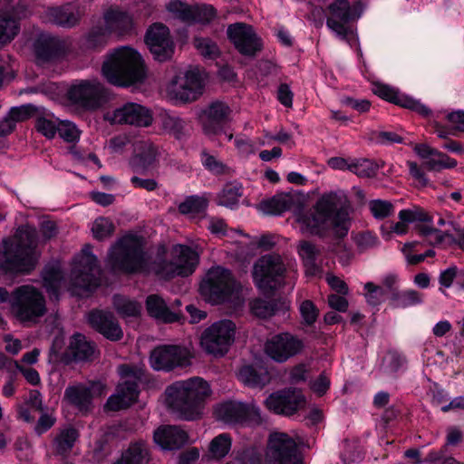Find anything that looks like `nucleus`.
<instances>
[{
	"label": "nucleus",
	"instance_id": "45",
	"mask_svg": "<svg viewBox=\"0 0 464 464\" xmlns=\"http://www.w3.org/2000/svg\"><path fill=\"white\" fill-rule=\"evenodd\" d=\"M207 207V198L199 196H190L179 205V211L183 215L195 216L203 212Z\"/></svg>",
	"mask_w": 464,
	"mask_h": 464
},
{
	"label": "nucleus",
	"instance_id": "21",
	"mask_svg": "<svg viewBox=\"0 0 464 464\" xmlns=\"http://www.w3.org/2000/svg\"><path fill=\"white\" fill-rule=\"evenodd\" d=\"M399 220L382 226V236L385 240H391L393 235L402 236L409 230V226L417 222L430 221L425 210L418 206L405 208L398 213Z\"/></svg>",
	"mask_w": 464,
	"mask_h": 464
},
{
	"label": "nucleus",
	"instance_id": "40",
	"mask_svg": "<svg viewBox=\"0 0 464 464\" xmlns=\"http://www.w3.org/2000/svg\"><path fill=\"white\" fill-rule=\"evenodd\" d=\"M69 351L75 360H89L95 353L94 345L81 334L72 336Z\"/></svg>",
	"mask_w": 464,
	"mask_h": 464
},
{
	"label": "nucleus",
	"instance_id": "25",
	"mask_svg": "<svg viewBox=\"0 0 464 464\" xmlns=\"http://www.w3.org/2000/svg\"><path fill=\"white\" fill-rule=\"evenodd\" d=\"M429 221L421 222L418 225V230L421 237L433 246H446L453 241L452 232H459V227L454 222L451 215H448L446 218L440 217L438 219V225L444 227V230L433 228L429 226Z\"/></svg>",
	"mask_w": 464,
	"mask_h": 464
},
{
	"label": "nucleus",
	"instance_id": "39",
	"mask_svg": "<svg viewBox=\"0 0 464 464\" xmlns=\"http://www.w3.org/2000/svg\"><path fill=\"white\" fill-rule=\"evenodd\" d=\"M150 455L144 442L131 443L114 464H147Z\"/></svg>",
	"mask_w": 464,
	"mask_h": 464
},
{
	"label": "nucleus",
	"instance_id": "50",
	"mask_svg": "<svg viewBox=\"0 0 464 464\" xmlns=\"http://www.w3.org/2000/svg\"><path fill=\"white\" fill-rule=\"evenodd\" d=\"M420 295L414 290L398 293L394 295L392 298V305L394 307H407L420 304Z\"/></svg>",
	"mask_w": 464,
	"mask_h": 464
},
{
	"label": "nucleus",
	"instance_id": "4",
	"mask_svg": "<svg viewBox=\"0 0 464 464\" xmlns=\"http://www.w3.org/2000/svg\"><path fill=\"white\" fill-rule=\"evenodd\" d=\"M211 389L202 378L193 377L169 385L164 392V404L180 419L193 420L203 414L205 401Z\"/></svg>",
	"mask_w": 464,
	"mask_h": 464
},
{
	"label": "nucleus",
	"instance_id": "17",
	"mask_svg": "<svg viewBox=\"0 0 464 464\" xmlns=\"http://www.w3.org/2000/svg\"><path fill=\"white\" fill-rule=\"evenodd\" d=\"M304 349L303 341L289 333H282L267 339L265 353L277 362H285Z\"/></svg>",
	"mask_w": 464,
	"mask_h": 464
},
{
	"label": "nucleus",
	"instance_id": "23",
	"mask_svg": "<svg viewBox=\"0 0 464 464\" xmlns=\"http://www.w3.org/2000/svg\"><path fill=\"white\" fill-rule=\"evenodd\" d=\"M229 114V107L220 102H212L202 110L198 118L205 135L209 138L220 135Z\"/></svg>",
	"mask_w": 464,
	"mask_h": 464
},
{
	"label": "nucleus",
	"instance_id": "15",
	"mask_svg": "<svg viewBox=\"0 0 464 464\" xmlns=\"http://www.w3.org/2000/svg\"><path fill=\"white\" fill-rule=\"evenodd\" d=\"M218 420L230 426H255L262 422L259 408L254 403L228 401L214 410Z\"/></svg>",
	"mask_w": 464,
	"mask_h": 464
},
{
	"label": "nucleus",
	"instance_id": "6",
	"mask_svg": "<svg viewBox=\"0 0 464 464\" xmlns=\"http://www.w3.org/2000/svg\"><path fill=\"white\" fill-rule=\"evenodd\" d=\"M36 233L30 226L18 228L14 242H5V251L0 252V268L8 272H28L37 260Z\"/></svg>",
	"mask_w": 464,
	"mask_h": 464
},
{
	"label": "nucleus",
	"instance_id": "59",
	"mask_svg": "<svg viewBox=\"0 0 464 464\" xmlns=\"http://www.w3.org/2000/svg\"><path fill=\"white\" fill-rule=\"evenodd\" d=\"M354 243L361 251H364L376 246L378 239L372 233L363 232L354 237Z\"/></svg>",
	"mask_w": 464,
	"mask_h": 464
},
{
	"label": "nucleus",
	"instance_id": "56",
	"mask_svg": "<svg viewBox=\"0 0 464 464\" xmlns=\"http://www.w3.org/2000/svg\"><path fill=\"white\" fill-rule=\"evenodd\" d=\"M215 17L214 8L210 5H194L193 16L190 21L192 23L207 24Z\"/></svg>",
	"mask_w": 464,
	"mask_h": 464
},
{
	"label": "nucleus",
	"instance_id": "52",
	"mask_svg": "<svg viewBox=\"0 0 464 464\" xmlns=\"http://www.w3.org/2000/svg\"><path fill=\"white\" fill-rule=\"evenodd\" d=\"M60 137L66 142H75L80 139L81 131L77 126L69 121H60L58 130Z\"/></svg>",
	"mask_w": 464,
	"mask_h": 464
},
{
	"label": "nucleus",
	"instance_id": "33",
	"mask_svg": "<svg viewBox=\"0 0 464 464\" xmlns=\"http://www.w3.org/2000/svg\"><path fill=\"white\" fill-rule=\"evenodd\" d=\"M238 380L246 386L262 388L269 383L271 375L260 362L244 365L237 372Z\"/></svg>",
	"mask_w": 464,
	"mask_h": 464
},
{
	"label": "nucleus",
	"instance_id": "32",
	"mask_svg": "<svg viewBox=\"0 0 464 464\" xmlns=\"http://www.w3.org/2000/svg\"><path fill=\"white\" fill-rule=\"evenodd\" d=\"M89 323L104 337L111 341L120 340L122 330L111 314L102 311H94L89 314Z\"/></svg>",
	"mask_w": 464,
	"mask_h": 464
},
{
	"label": "nucleus",
	"instance_id": "58",
	"mask_svg": "<svg viewBox=\"0 0 464 464\" xmlns=\"http://www.w3.org/2000/svg\"><path fill=\"white\" fill-rule=\"evenodd\" d=\"M299 310L302 319L306 324L310 325L316 321L318 310L311 301L305 300L302 302Z\"/></svg>",
	"mask_w": 464,
	"mask_h": 464
},
{
	"label": "nucleus",
	"instance_id": "9",
	"mask_svg": "<svg viewBox=\"0 0 464 464\" xmlns=\"http://www.w3.org/2000/svg\"><path fill=\"white\" fill-rule=\"evenodd\" d=\"M10 312L24 324H34L46 313L44 297L34 285L19 286L11 293Z\"/></svg>",
	"mask_w": 464,
	"mask_h": 464
},
{
	"label": "nucleus",
	"instance_id": "49",
	"mask_svg": "<svg viewBox=\"0 0 464 464\" xmlns=\"http://www.w3.org/2000/svg\"><path fill=\"white\" fill-rule=\"evenodd\" d=\"M372 215L377 219H382L391 216L394 212L392 203L382 199H373L368 203Z\"/></svg>",
	"mask_w": 464,
	"mask_h": 464
},
{
	"label": "nucleus",
	"instance_id": "47",
	"mask_svg": "<svg viewBox=\"0 0 464 464\" xmlns=\"http://www.w3.org/2000/svg\"><path fill=\"white\" fill-rule=\"evenodd\" d=\"M113 304L117 312L125 318L138 316L141 311V305L139 303L123 296H115Z\"/></svg>",
	"mask_w": 464,
	"mask_h": 464
},
{
	"label": "nucleus",
	"instance_id": "48",
	"mask_svg": "<svg viewBox=\"0 0 464 464\" xmlns=\"http://www.w3.org/2000/svg\"><path fill=\"white\" fill-rule=\"evenodd\" d=\"M78 432L72 428L63 430L54 440V447L58 454L68 452L74 445Z\"/></svg>",
	"mask_w": 464,
	"mask_h": 464
},
{
	"label": "nucleus",
	"instance_id": "13",
	"mask_svg": "<svg viewBox=\"0 0 464 464\" xmlns=\"http://www.w3.org/2000/svg\"><path fill=\"white\" fill-rule=\"evenodd\" d=\"M121 382L114 394L108 399L107 411H120L136 401L139 394L138 383L143 375V366L121 365L118 369Z\"/></svg>",
	"mask_w": 464,
	"mask_h": 464
},
{
	"label": "nucleus",
	"instance_id": "43",
	"mask_svg": "<svg viewBox=\"0 0 464 464\" xmlns=\"http://www.w3.org/2000/svg\"><path fill=\"white\" fill-rule=\"evenodd\" d=\"M232 438L227 433H221L216 436L209 443L208 453L212 459H221L230 451Z\"/></svg>",
	"mask_w": 464,
	"mask_h": 464
},
{
	"label": "nucleus",
	"instance_id": "57",
	"mask_svg": "<svg viewBox=\"0 0 464 464\" xmlns=\"http://www.w3.org/2000/svg\"><path fill=\"white\" fill-rule=\"evenodd\" d=\"M252 313L260 318L269 317L276 313L274 305L262 299H255L250 304Z\"/></svg>",
	"mask_w": 464,
	"mask_h": 464
},
{
	"label": "nucleus",
	"instance_id": "41",
	"mask_svg": "<svg viewBox=\"0 0 464 464\" xmlns=\"http://www.w3.org/2000/svg\"><path fill=\"white\" fill-rule=\"evenodd\" d=\"M243 195L242 185L237 182H230L224 186L217 196V203L220 206L233 208L238 205Z\"/></svg>",
	"mask_w": 464,
	"mask_h": 464
},
{
	"label": "nucleus",
	"instance_id": "54",
	"mask_svg": "<svg viewBox=\"0 0 464 464\" xmlns=\"http://www.w3.org/2000/svg\"><path fill=\"white\" fill-rule=\"evenodd\" d=\"M376 169L375 164L366 159L352 161L351 171L360 177H371Z\"/></svg>",
	"mask_w": 464,
	"mask_h": 464
},
{
	"label": "nucleus",
	"instance_id": "19",
	"mask_svg": "<svg viewBox=\"0 0 464 464\" xmlns=\"http://www.w3.org/2000/svg\"><path fill=\"white\" fill-rule=\"evenodd\" d=\"M190 353L188 349L175 345H162L155 348L150 354V365L155 370H170L176 366L189 364Z\"/></svg>",
	"mask_w": 464,
	"mask_h": 464
},
{
	"label": "nucleus",
	"instance_id": "16",
	"mask_svg": "<svg viewBox=\"0 0 464 464\" xmlns=\"http://www.w3.org/2000/svg\"><path fill=\"white\" fill-rule=\"evenodd\" d=\"M104 119L111 123L130 124L139 127H148L153 121L150 110L141 104L128 102L123 106L108 111Z\"/></svg>",
	"mask_w": 464,
	"mask_h": 464
},
{
	"label": "nucleus",
	"instance_id": "35",
	"mask_svg": "<svg viewBox=\"0 0 464 464\" xmlns=\"http://www.w3.org/2000/svg\"><path fill=\"white\" fill-rule=\"evenodd\" d=\"M295 198L290 193H279L272 198L262 200L256 208L265 215H281L292 208Z\"/></svg>",
	"mask_w": 464,
	"mask_h": 464
},
{
	"label": "nucleus",
	"instance_id": "10",
	"mask_svg": "<svg viewBox=\"0 0 464 464\" xmlns=\"http://www.w3.org/2000/svg\"><path fill=\"white\" fill-rule=\"evenodd\" d=\"M236 334V324L229 319H221L204 329L199 343L205 353L219 358L228 353L235 343Z\"/></svg>",
	"mask_w": 464,
	"mask_h": 464
},
{
	"label": "nucleus",
	"instance_id": "31",
	"mask_svg": "<svg viewBox=\"0 0 464 464\" xmlns=\"http://www.w3.org/2000/svg\"><path fill=\"white\" fill-rule=\"evenodd\" d=\"M102 24L111 34L119 35L130 32L134 26L132 15L116 6H111L103 12Z\"/></svg>",
	"mask_w": 464,
	"mask_h": 464
},
{
	"label": "nucleus",
	"instance_id": "27",
	"mask_svg": "<svg viewBox=\"0 0 464 464\" xmlns=\"http://www.w3.org/2000/svg\"><path fill=\"white\" fill-rule=\"evenodd\" d=\"M106 389L102 382H92L89 385L77 384L69 386L64 392V399L79 410L85 411L89 408L93 398L105 394Z\"/></svg>",
	"mask_w": 464,
	"mask_h": 464
},
{
	"label": "nucleus",
	"instance_id": "22",
	"mask_svg": "<svg viewBox=\"0 0 464 464\" xmlns=\"http://www.w3.org/2000/svg\"><path fill=\"white\" fill-rule=\"evenodd\" d=\"M102 87L95 80L81 81L71 86L68 96L76 105L87 110H93L101 104Z\"/></svg>",
	"mask_w": 464,
	"mask_h": 464
},
{
	"label": "nucleus",
	"instance_id": "62",
	"mask_svg": "<svg viewBox=\"0 0 464 464\" xmlns=\"http://www.w3.org/2000/svg\"><path fill=\"white\" fill-rule=\"evenodd\" d=\"M272 140H276L282 144H285L289 148H292L295 145V142L292 140L291 134L286 132L284 130H279L275 135L266 134L261 144L262 145L269 144Z\"/></svg>",
	"mask_w": 464,
	"mask_h": 464
},
{
	"label": "nucleus",
	"instance_id": "34",
	"mask_svg": "<svg viewBox=\"0 0 464 464\" xmlns=\"http://www.w3.org/2000/svg\"><path fill=\"white\" fill-rule=\"evenodd\" d=\"M159 157L158 149L151 143H142L136 149L130 161V167L137 172H147L156 168Z\"/></svg>",
	"mask_w": 464,
	"mask_h": 464
},
{
	"label": "nucleus",
	"instance_id": "5",
	"mask_svg": "<svg viewBox=\"0 0 464 464\" xmlns=\"http://www.w3.org/2000/svg\"><path fill=\"white\" fill-rule=\"evenodd\" d=\"M102 72L110 83L127 86L143 79L144 63L136 50L129 46H121L108 54Z\"/></svg>",
	"mask_w": 464,
	"mask_h": 464
},
{
	"label": "nucleus",
	"instance_id": "63",
	"mask_svg": "<svg viewBox=\"0 0 464 464\" xmlns=\"http://www.w3.org/2000/svg\"><path fill=\"white\" fill-rule=\"evenodd\" d=\"M55 422L54 416L50 412H42L41 417L39 418L34 430L37 434H43L51 429Z\"/></svg>",
	"mask_w": 464,
	"mask_h": 464
},
{
	"label": "nucleus",
	"instance_id": "3",
	"mask_svg": "<svg viewBox=\"0 0 464 464\" xmlns=\"http://www.w3.org/2000/svg\"><path fill=\"white\" fill-rule=\"evenodd\" d=\"M296 221L304 233L323 236L333 230L337 237H344L350 227V203L343 191L323 194L313 208L298 214Z\"/></svg>",
	"mask_w": 464,
	"mask_h": 464
},
{
	"label": "nucleus",
	"instance_id": "7",
	"mask_svg": "<svg viewBox=\"0 0 464 464\" xmlns=\"http://www.w3.org/2000/svg\"><path fill=\"white\" fill-rule=\"evenodd\" d=\"M363 10L361 2L351 5L348 0H332L324 9L326 26L338 39L346 42L351 47H358V35L351 22L358 20Z\"/></svg>",
	"mask_w": 464,
	"mask_h": 464
},
{
	"label": "nucleus",
	"instance_id": "44",
	"mask_svg": "<svg viewBox=\"0 0 464 464\" xmlns=\"http://www.w3.org/2000/svg\"><path fill=\"white\" fill-rule=\"evenodd\" d=\"M59 121L60 120L55 118L53 114L44 112L37 117L35 129L47 139H53L57 133Z\"/></svg>",
	"mask_w": 464,
	"mask_h": 464
},
{
	"label": "nucleus",
	"instance_id": "30",
	"mask_svg": "<svg viewBox=\"0 0 464 464\" xmlns=\"http://www.w3.org/2000/svg\"><path fill=\"white\" fill-rule=\"evenodd\" d=\"M413 150L423 160L424 165L429 170L453 169L458 165L455 159L431 148L426 143L415 144Z\"/></svg>",
	"mask_w": 464,
	"mask_h": 464
},
{
	"label": "nucleus",
	"instance_id": "36",
	"mask_svg": "<svg viewBox=\"0 0 464 464\" xmlns=\"http://www.w3.org/2000/svg\"><path fill=\"white\" fill-rule=\"evenodd\" d=\"M146 308L148 314L163 323L177 322L180 318V314L176 311H171L162 298L156 295L148 296L146 301Z\"/></svg>",
	"mask_w": 464,
	"mask_h": 464
},
{
	"label": "nucleus",
	"instance_id": "12",
	"mask_svg": "<svg viewBox=\"0 0 464 464\" xmlns=\"http://www.w3.org/2000/svg\"><path fill=\"white\" fill-rule=\"evenodd\" d=\"M301 443L302 439L295 433H271L266 453V464H302L298 450Z\"/></svg>",
	"mask_w": 464,
	"mask_h": 464
},
{
	"label": "nucleus",
	"instance_id": "18",
	"mask_svg": "<svg viewBox=\"0 0 464 464\" xmlns=\"http://www.w3.org/2000/svg\"><path fill=\"white\" fill-rule=\"evenodd\" d=\"M145 43L154 58L160 62L170 59L174 53V43L169 30L162 24L156 23L149 27Z\"/></svg>",
	"mask_w": 464,
	"mask_h": 464
},
{
	"label": "nucleus",
	"instance_id": "46",
	"mask_svg": "<svg viewBox=\"0 0 464 464\" xmlns=\"http://www.w3.org/2000/svg\"><path fill=\"white\" fill-rule=\"evenodd\" d=\"M193 6L181 0H170L166 8L174 18L190 24L193 16Z\"/></svg>",
	"mask_w": 464,
	"mask_h": 464
},
{
	"label": "nucleus",
	"instance_id": "61",
	"mask_svg": "<svg viewBox=\"0 0 464 464\" xmlns=\"http://www.w3.org/2000/svg\"><path fill=\"white\" fill-rule=\"evenodd\" d=\"M416 245V242H408L401 248L402 253L404 254L408 263L410 264H418L423 261L426 258V256L433 255V251L431 250L427 251L425 254L412 255V248Z\"/></svg>",
	"mask_w": 464,
	"mask_h": 464
},
{
	"label": "nucleus",
	"instance_id": "29",
	"mask_svg": "<svg viewBox=\"0 0 464 464\" xmlns=\"http://www.w3.org/2000/svg\"><path fill=\"white\" fill-rule=\"evenodd\" d=\"M153 440L161 450H175L188 441V436L178 426L163 425L154 431Z\"/></svg>",
	"mask_w": 464,
	"mask_h": 464
},
{
	"label": "nucleus",
	"instance_id": "26",
	"mask_svg": "<svg viewBox=\"0 0 464 464\" xmlns=\"http://www.w3.org/2000/svg\"><path fill=\"white\" fill-rule=\"evenodd\" d=\"M0 7L5 10L0 14V48L14 39L20 31L18 19L20 12L14 0H0Z\"/></svg>",
	"mask_w": 464,
	"mask_h": 464
},
{
	"label": "nucleus",
	"instance_id": "14",
	"mask_svg": "<svg viewBox=\"0 0 464 464\" xmlns=\"http://www.w3.org/2000/svg\"><path fill=\"white\" fill-rule=\"evenodd\" d=\"M285 272L286 265L281 256L267 254L255 262L252 276L256 286L260 291L266 293L281 284Z\"/></svg>",
	"mask_w": 464,
	"mask_h": 464
},
{
	"label": "nucleus",
	"instance_id": "20",
	"mask_svg": "<svg viewBox=\"0 0 464 464\" xmlns=\"http://www.w3.org/2000/svg\"><path fill=\"white\" fill-rule=\"evenodd\" d=\"M227 37L237 50L244 54L252 56L261 50L262 43L252 26L237 23L227 28Z\"/></svg>",
	"mask_w": 464,
	"mask_h": 464
},
{
	"label": "nucleus",
	"instance_id": "1",
	"mask_svg": "<svg viewBox=\"0 0 464 464\" xmlns=\"http://www.w3.org/2000/svg\"><path fill=\"white\" fill-rule=\"evenodd\" d=\"M171 259L161 266L152 264L147 253L143 251V240L140 237L126 235L111 248L108 261L114 270L125 273H147L154 271L164 277L191 275L199 262L197 248L186 245H175L171 248Z\"/></svg>",
	"mask_w": 464,
	"mask_h": 464
},
{
	"label": "nucleus",
	"instance_id": "37",
	"mask_svg": "<svg viewBox=\"0 0 464 464\" xmlns=\"http://www.w3.org/2000/svg\"><path fill=\"white\" fill-rule=\"evenodd\" d=\"M44 19L49 23L72 27L79 23L81 14L70 6L50 7L45 11Z\"/></svg>",
	"mask_w": 464,
	"mask_h": 464
},
{
	"label": "nucleus",
	"instance_id": "51",
	"mask_svg": "<svg viewBox=\"0 0 464 464\" xmlns=\"http://www.w3.org/2000/svg\"><path fill=\"white\" fill-rule=\"evenodd\" d=\"M195 48L205 58L214 59L218 56V45L208 38H195Z\"/></svg>",
	"mask_w": 464,
	"mask_h": 464
},
{
	"label": "nucleus",
	"instance_id": "60",
	"mask_svg": "<svg viewBox=\"0 0 464 464\" xmlns=\"http://www.w3.org/2000/svg\"><path fill=\"white\" fill-rule=\"evenodd\" d=\"M202 162L203 165L214 174H224L228 170L226 165L211 155L204 154Z\"/></svg>",
	"mask_w": 464,
	"mask_h": 464
},
{
	"label": "nucleus",
	"instance_id": "42",
	"mask_svg": "<svg viewBox=\"0 0 464 464\" xmlns=\"http://www.w3.org/2000/svg\"><path fill=\"white\" fill-rule=\"evenodd\" d=\"M298 254L305 266V272L308 276H315L320 269L315 265L319 254L318 248L308 241H302L298 246Z\"/></svg>",
	"mask_w": 464,
	"mask_h": 464
},
{
	"label": "nucleus",
	"instance_id": "11",
	"mask_svg": "<svg viewBox=\"0 0 464 464\" xmlns=\"http://www.w3.org/2000/svg\"><path fill=\"white\" fill-rule=\"evenodd\" d=\"M204 80L198 70L178 72L165 85L166 97L174 102H191L203 92Z\"/></svg>",
	"mask_w": 464,
	"mask_h": 464
},
{
	"label": "nucleus",
	"instance_id": "64",
	"mask_svg": "<svg viewBox=\"0 0 464 464\" xmlns=\"http://www.w3.org/2000/svg\"><path fill=\"white\" fill-rule=\"evenodd\" d=\"M330 387L329 377L325 373H321L312 383L311 389L318 395L324 394Z\"/></svg>",
	"mask_w": 464,
	"mask_h": 464
},
{
	"label": "nucleus",
	"instance_id": "2",
	"mask_svg": "<svg viewBox=\"0 0 464 464\" xmlns=\"http://www.w3.org/2000/svg\"><path fill=\"white\" fill-rule=\"evenodd\" d=\"M100 269L97 258L86 246L75 256L70 274L64 276L58 262L48 265L43 274L44 286L51 296L57 298L62 290L84 295L98 286Z\"/></svg>",
	"mask_w": 464,
	"mask_h": 464
},
{
	"label": "nucleus",
	"instance_id": "28",
	"mask_svg": "<svg viewBox=\"0 0 464 464\" xmlns=\"http://www.w3.org/2000/svg\"><path fill=\"white\" fill-rule=\"evenodd\" d=\"M372 91L383 100L412 110L421 115H428L430 113V110L424 104L420 103V101L401 93L397 89L389 85L374 82L372 83Z\"/></svg>",
	"mask_w": 464,
	"mask_h": 464
},
{
	"label": "nucleus",
	"instance_id": "24",
	"mask_svg": "<svg viewBox=\"0 0 464 464\" xmlns=\"http://www.w3.org/2000/svg\"><path fill=\"white\" fill-rule=\"evenodd\" d=\"M266 405L276 413L292 415L304 407L305 398L300 391L286 390L271 394Z\"/></svg>",
	"mask_w": 464,
	"mask_h": 464
},
{
	"label": "nucleus",
	"instance_id": "55",
	"mask_svg": "<svg viewBox=\"0 0 464 464\" xmlns=\"http://www.w3.org/2000/svg\"><path fill=\"white\" fill-rule=\"evenodd\" d=\"M364 290L366 301L371 305H377L384 300L385 292L382 287L375 285L372 283H366Z\"/></svg>",
	"mask_w": 464,
	"mask_h": 464
},
{
	"label": "nucleus",
	"instance_id": "8",
	"mask_svg": "<svg viewBox=\"0 0 464 464\" xmlns=\"http://www.w3.org/2000/svg\"><path fill=\"white\" fill-rule=\"evenodd\" d=\"M200 294L211 304L237 302L243 291L231 273L221 266L210 268L200 284Z\"/></svg>",
	"mask_w": 464,
	"mask_h": 464
},
{
	"label": "nucleus",
	"instance_id": "53",
	"mask_svg": "<svg viewBox=\"0 0 464 464\" xmlns=\"http://www.w3.org/2000/svg\"><path fill=\"white\" fill-rule=\"evenodd\" d=\"M112 222L106 218H98L92 226V232L95 238L102 240L111 235L113 231Z\"/></svg>",
	"mask_w": 464,
	"mask_h": 464
},
{
	"label": "nucleus",
	"instance_id": "38",
	"mask_svg": "<svg viewBox=\"0 0 464 464\" xmlns=\"http://www.w3.org/2000/svg\"><path fill=\"white\" fill-rule=\"evenodd\" d=\"M111 35V34L107 31L103 24H96L82 38V47L87 51L103 48L108 44Z\"/></svg>",
	"mask_w": 464,
	"mask_h": 464
}]
</instances>
